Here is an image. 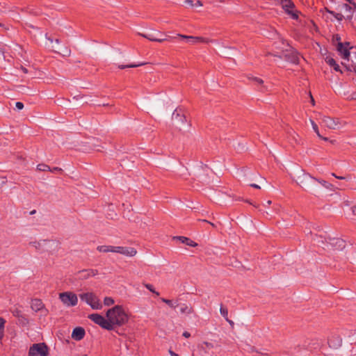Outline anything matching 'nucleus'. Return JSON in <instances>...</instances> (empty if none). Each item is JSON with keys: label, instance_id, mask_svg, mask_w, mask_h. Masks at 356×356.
Listing matches in <instances>:
<instances>
[{"label": "nucleus", "instance_id": "b1692460", "mask_svg": "<svg viewBox=\"0 0 356 356\" xmlns=\"http://www.w3.org/2000/svg\"><path fill=\"white\" fill-rule=\"evenodd\" d=\"M37 170L39 171H49L51 170V168L44 163H40L37 165Z\"/></svg>", "mask_w": 356, "mask_h": 356}, {"label": "nucleus", "instance_id": "7c9ffc66", "mask_svg": "<svg viewBox=\"0 0 356 356\" xmlns=\"http://www.w3.org/2000/svg\"><path fill=\"white\" fill-rule=\"evenodd\" d=\"M114 300L110 297H106L104 300V304L106 306H111L114 304Z\"/></svg>", "mask_w": 356, "mask_h": 356}, {"label": "nucleus", "instance_id": "c756f323", "mask_svg": "<svg viewBox=\"0 0 356 356\" xmlns=\"http://www.w3.org/2000/svg\"><path fill=\"white\" fill-rule=\"evenodd\" d=\"M161 300L167 304L169 307H172V308H175L177 305H175L172 301L171 300H169V299H166V298H161Z\"/></svg>", "mask_w": 356, "mask_h": 356}, {"label": "nucleus", "instance_id": "69168bd1", "mask_svg": "<svg viewBox=\"0 0 356 356\" xmlns=\"http://www.w3.org/2000/svg\"><path fill=\"white\" fill-rule=\"evenodd\" d=\"M262 87H263L264 90H266V91L269 90L267 86H263Z\"/></svg>", "mask_w": 356, "mask_h": 356}, {"label": "nucleus", "instance_id": "bb28decb", "mask_svg": "<svg viewBox=\"0 0 356 356\" xmlns=\"http://www.w3.org/2000/svg\"><path fill=\"white\" fill-rule=\"evenodd\" d=\"M5 323L6 321L3 318L0 317V339H1L3 337Z\"/></svg>", "mask_w": 356, "mask_h": 356}, {"label": "nucleus", "instance_id": "5701e85b", "mask_svg": "<svg viewBox=\"0 0 356 356\" xmlns=\"http://www.w3.org/2000/svg\"><path fill=\"white\" fill-rule=\"evenodd\" d=\"M19 323L22 326H26L29 321V319L24 315H22L18 318Z\"/></svg>", "mask_w": 356, "mask_h": 356}, {"label": "nucleus", "instance_id": "680f3d73", "mask_svg": "<svg viewBox=\"0 0 356 356\" xmlns=\"http://www.w3.org/2000/svg\"><path fill=\"white\" fill-rule=\"evenodd\" d=\"M273 55L274 56H277V57H278V58H284L283 54H282V55L273 54Z\"/></svg>", "mask_w": 356, "mask_h": 356}, {"label": "nucleus", "instance_id": "c85d7f7f", "mask_svg": "<svg viewBox=\"0 0 356 356\" xmlns=\"http://www.w3.org/2000/svg\"><path fill=\"white\" fill-rule=\"evenodd\" d=\"M144 286L146 289H147L149 291L155 294L156 296H159V293L158 291H156L154 288L152 284H144Z\"/></svg>", "mask_w": 356, "mask_h": 356}, {"label": "nucleus", "instance_id": "49530a36", "mask_svg": "<svg viewBox=\"0 0 356 356\" xmlns=\"http://www.w3.org/2000/svg\"><path fill=\"white\" fill-rule=\"evenodd\" d=\"M204 344L207 346L208 348H213V344L209 342H204Z\"/></svg>", "mask_w": 356, "mask_h": 356}, {"label": "nucleus", "instance_id": "37998d69", "mask_svg": "<svg viewBox=\"0 0 356 356\" xmlns=\"http://www.w3.org/2000/svg\"><path fill=\"white\" fill-rule=\"evenodd\" d=\"M50 171L53 172H62L63 170L61 168H58V167H55V168H51V170H50Z\"/></svg>", "mask_w": 356, "mask_h": 356}, {"label": "nucleus", "instance_id": "6e6d98bb", "mask_svg": "<svg viewBox=\"0 0 356 356\" xmlns=\"http://www.w3.org/2000/svg\"><path fill=\"white\" fill-rule=\"evenodd\" d=\"M169 353L171 356H179L177 353H174L172 350H170Z\"/></svg>", "mask_w": 356, "mask_h": 356}, {"label": "nucleus", "instance_id": "20e7f679", "mask_svg": "<svg viewBox=\"0 0 356 356\" xmlns=\"http://www.w3.org/2000/svg\"><path fill=\"white\" fill-rule=\"evenodd\" d=\"M59 298L63 303L68 307L75 306L78 302L76 295L72 292L60 293Z\"/></svg>", "mask_w": 356, "mask_h": 356}, {"label": "nucleus", "instance_id": "e433bc0d", "mask_svg": "<svg viewBox=\"0 0 356 356\" xmlns=\"http://www.w3.org/2000/svg\"><path fill=\"white\" fill-rule=\"evenodd\" d=\"M252 80H253L254 81H256L257 83H258L260 85H263L264 83V81L260 79V78H258V77H252L250 78Z\"/></svg>", "mask_w": 356, "mask_h": 356}, {"label": "nucleus", "instance_id": "f03ea898", "mask_svg": "<svg viewBox=\"0 0 356 356\" xmlns=\"http://www.w3.org/2000/svg\"><path fill=\"white\" fill-rule=\"evenodd\" d=\"M49 348L45 343H33L29 348V356H48Z\"/></svg>", "mask_w": 356, "mask_h": 356}, {"label": "nucleus", "instance_id": "4c0bfd02", "mask_svg": "<svg viewBox=\"0 0 356 356\" xmlns=\"http://www.w3.org/2000/svg\"><path fill=\"white\" fill-rule=\"evenodd\" d=\"M15 106L18 110H22L24 108V104L21 102H17L15 104Z\"/></svg>", "mask_w": 356, "mask_h": 356}, {"label": "nucleus", "instance_id": "603ef678", "mask_svg": "<svg viewBox=\"0 0 356 356\" xmlns=\"http://www.w3.org/2000/svg\"><path fill=\"white\" fill-rule=\"evenodd\" d=\"M352 19H353V13H351L350 15H349L346 17V19L348 20L349 22H351Z\"/></svg>", "mask_w": 356, "mask_h": 356}, {"label": "nucleus", "instance_id": "bf43d9fd", "mask_svg": "<svg viewBox=\"0 0 356 356\" xmlns=\"http://www.w3.org/2000/svg\"><path fill=\"white\" fill-rule=\"evenodd\" d=\"M352 211L354 215H356V206L352 208Z\"/></svg>", "mask_w": 356, "mask_h": 356}, {"label": "nucleus", "instance_id": "774afa93", "mask_svg": "<svg viewBox=\"0 0 356 356\" xmlns=\"http://www.w3.org/2000/svg\"><path fill=\"white\" fill-rule=\"evenodd\" d=\"M29 13H32V14H34V15H37V13H35L32 9H31V10H30Z\"/></svg>", "mask_w": 356, "mask_h": 356}, {"label": "nucleus", "instance_id": "9b49d317", "mask_svg": "<svg viewBox=\"0 0 356 356\" xmlns=\"http://www.w3.org/2000/svg\"><path fill=\"white\" fill-rule=\"evenodd\" d=\"M177 37L186 40L190 43H195L196 42H209V40L202 38V37H195V36H189L182 34H177Z\"/></svg>", "mask_w": 356, "mask_h": 356}, {"label": "nucleus", "instance_id": "3c124183", "mask_svg": "<svg viewBox=\"0 0 356 356\" xmlns=\"http://www.w3.org/2000/svg\"><path fill=\"white\" fill-rule=\"evenodd\" d=\"M185 3L190 6H194L192 0H186Z\"/></svg>", "mask_w": 356, "mask_h": 356}, {"label": "nucleus", "instance_id": "aec40b11", "mask_svg": "<svg viewBox=\"0 0 356 356\" xmlns=\"http://www.w3.org/2000/svg\"><path fill=\"white\" fill-rule=\"evenodd\" d=\"M325 10L333 15L338 21H342L345 18L341 13H335L334 11H332L326 7L325 8Z\"/></svg>", "mask_w": 356, "mask_h": 356}, {"label": "nucleus", "instance_id": "ea45409f", "mask_svg": "<svg viewBox=\"0 0 356 356\" xmlns=\"http://www.w3.org/2000/svg\"><path fill=\"white\" fill-rule=\"evenodd\" d=\"M13 314L15 316L17 317L18 318H19L20 316H22V314H21V312L18 309H15L13 311Z\"/></svg>", "mask_w": 356, "mask_h": 356}, {"label": "nucleus", "instance_id": "f257e3e1", "mask_svg": "<svg viewBox=\"0 0 356 356\" xmlns=\"http://www.w3.org/2000/svg\"><path fill=\"white\" fill-rule=\"evenodd\" d=\"M106 318L99 314H92L88 318L106 330H114L116 326H122L128 321V316L122 307L115 305L107 310Z\"/></svg>", "mask_w": 356, "mask_h": 356}, {"label": "nucleus", "instance_id": "1a4fd4ad", "mask_svg": "<svg viewBox=\"0 0 356 356\" xmlns=\"http://www.w3.org/2000/svg\"><path fill=\"white\" fill-rule=\"evenodd\" d=\"M327 239L328 243L337 250H342L346 246V241L341 238L329 237Z\"/></svg>", "mask_w": 356, "mask_h": 356}, {"label": "nucleus", "instance_id": "f704fd0d", "mask_svg": "<svg viewBox=\"0 0 356 356\" xmlns=\"http://www.w3.org/2000/svg\"><path fill=\"white\" fill-rule=\"evenodd\" d=\"M286 13L291 15L293 19H297L298 18V15L293 13L292 10H286Z\"/></svg>", "mask_w": 356, "mask_h": 356}, {"label": "nucleus", "instance_id": "5fc2aeb1", "mask_svg": "<svg viewBox=\"0 0 356 356\" xmlns=\"http://www.w3.org/2000/svg\"><path fill=\"white\" fill-rule=\"evenodd\" d=\"M4 53H5V52H4L3 49L1 47H0V54H2V55H3V58H4V60H5V59H6V56H5V55H4Z\"/></svg>", "mask_w": 356, "mask_h": 356}, {"label": "nucleus", "instance_id": "6e6552de", "mask_svg": "<svg viewBox=\"0 0 356 356\" xmlns=\"http://www.w3.org/2000/svg\"><path fill=\"white\" fill-rule=\"evenodd\" d=\"M301 171L303 173V179L300 181L301 183L304 182V179H305L310 178V179H312L318 181V183H320L325 188H326L327 189L332 190V188L334 187V186L332 184H330V183H328L327 181H325L323 179H317L316 177H314L311 176L309 174H306L303 170H302Z\"/></svg>", "mask_w": 356, "mask_h": 356}, {"label": "nucleus", "instance_id": "e2e57ef3", "mask_svg": "<svg viewBox=\"0 0 356 356\" xmlns=\"http://www.w3.org/2000/svg\"><path fill=\"white\" fill-rule=\"evenodd\" d=\"M337 179L342 180V179H345L346 177H341V176H338V177H337Z\"/></svg>", "mask_w": 356, "mask_h": 356}, {"label": "nucleus", "instance_id": "4468645a", "mask_svg": "<svg viewBox=\"0 0 356 356\" xmlns=\"http://www.w3.org/2000/svg\"><path fill=\"white\" fill-rule=\"evenodd\" d=\"M323 123H324V124L330 128V129H336V127L337 126L339 122H336L333 118H331L330 117H327V116H325L323 118Z\"/></svg>", "mask_w": 356, "mask_h": 356}, {"label": "nucleus", "instance_id": "393cba45", "mask_svg": "<svg viewBox=\"0 0 356 356\" xmlns=\"http://www.w3.org/2000/svg\"><path fill=\"white\" fill-rule=\"evenodd\" d=\"M145 64V63H139V64L120 65H119L118 67L120 69H121V70H124V69H126V68L136 67H138V66L143 65Z\"/></svg>", "mask_w": 356, "mask_h": 356}, {"label": "nucleus", "instance_id": "cd10ccee", "mask_svg": "<svg viewBox=\"0 0 356 356\" xmlns=\"http://www.w3.org/2000/svg\"><path fill=\"white\" fill-rule=\"evenodd\" d=\"M220 314L225 318L226 320L228 318V310L227 308H225L222 305H220Z\"/></svg>", "mask_w": 356, "mask_h": 356}, {"label": "nucleus", "instance_id": "4be33fe9", "mask_svg": "<svg viewBox=\"0 0 356 356\" xmlns=\"http://www.w3.org/2000/svg\"><path fill=\"white\" fill-rule=\"evenodd\" d=\"M341 65L346 68V71H354L356 73V63H354V65H347L345 63H341Z\"/></svg>", "mask_w": 356, "mask_h": 356}, {"label": "nucleus", "instance_id": "ddd939ff", "mask_svg": "<svg viewBox=\"0 0 356 356\" xmlns=\"http://www.w3.org/2000/svg\"><path fill=\"white\" fill-rule=\"evenodd\" d=\"M86 334L84 328L82 327H75L72 333V338L76 341H80L83 339Z\"/></svg>", "mask_w": 356, "mask_h": 356}, {"label": "nucleus", "instance_id": "2f4dec72", "mask_svg": "<svg viewBox=\"0 0 356 356\" xmlns=\"http://www.w3.org/2000/svg\"><path fill=\"white\" fill-rule=\"evenodd\" d=\"M337 341H338L337 344H333V345H332V341H330L328 342L330 347L337 348V347L341 346V343H342V339L340 337H338Z\"/></svg>", "mask_w": 356, "mask_h": 356}, {"label": "nucleus", "instance_id": "c03bdc74", "mask_svg": "<svg viewBox=\"0 0 356 356\" xmlns=\"http://www.w3.org/2000/svg\"><path fill=\"white\" fill-rule=\"evenodd\" d=\"M226 321L228 322V323L230 325L232 328H234V323L232 320L229 319V318H228L226 319Z\"/></svg>", "mask_w": 356, "mask_h": 356}, {"label": "nucleus", "instance_id": "7ed1b4c3", "mask_svg": "<svg viewBox=\"0 0 356 356\" xmlns=\"http://www.w3.org/2000/svg\"><path fill=\"white\" fill-rule=\"evenodd\" d=\"M81 300L85 301L93 309H101L102 305L92 293H83L79 295Z\"/></svg>", "mask_w": 356, "mask_h": 356}, {"label": "nucleus", "instance_id": "58836bf2", "mask_svg": "<svg viewBox=\"0 0 356 356\" xmlns=\"http://www.w3.org/2000/svg\"><path fill=\"white\" fill-rule=\"evenodd\" d=\"M333 40L337 42V43L341 42V37L338 34H336V35H333Z\"/></svg>", "mask_w": 356, "mask_h": 356}, {"label": "nucleus", "instance_id": "72a5a7b5", "mask_svg": "<svg viewBox=\"0 0 356 356\" xmlns=\"http://www.w3.org/2000/svg\"><path fill=\"white\" fill-rule=\"evenodd\" d=\"M312 127H313V129L314 130V131L316 133V134L318 135V137H321V135L319 133V131H318V126L317 124L312 121Z\"/></svg>", "mask_w": 356, "mask_h": 356}, {"label": "nucleus", "instance_id": "de8ad7c7", "mask_svg": "<svg viewBox=\"0 0 356 356\" xmlns=\"http://www.w3.org/2000/svg\"><path fill=\"white\" fill-rule=\"evenodd\" d=\"M342 44H343V47H347L349 50L352 48L350 47V42H342Z\"/></svg>", "mask_w": 356, "mask_h": 356}, {"label": "nucleus", "instance_id": "6ab92c4d", "mask_svg": "<svg viewBox=\"0 0 356 356\" xmlns=\"http://www.w3.org/2000/svg\"><path fill=\"white\" fill-rule=\"evenodd\" d=\"M140 35H141L142 37H143L150 41H154V42H162L167 40L165 38H156L153 37L151 35H147V34H145V33H140Z\"/></svg>", "mask_w": 356, "mask_h": 356}, {"label": "nucleus", "instance_id": "a211bd4d", "mask_svg": "<svg viewBox=\"0 0 356 356\" xmlns=\"http://www.w3.org/2000/svg\"><path fill=\"white\" fill-rule=\"evenodd\" d=\"M280 3L286 13V10H290L289 8H293L295 7V4L291 0H282Z\"/></svg>", "mask_w": 356, "mask_h": 356}, {"label": "nucleus", "instance_id": "09e8293b", "mask_svg": "<svg viewBox=\"0 0 356 356\" xmlns=\"http://www.w3.org/2000/svg\"><path fill=\"white\" fill-rule=\"evenodd\" d=\"M32 243H33V245H34L36 249H39L40 248V243H38V242H33Z\"/></svg>", "mask_w": 356, "mask_h": 356}, {"label": "nucleus", "instance_id": "052dcab7", "mask_svg": "<svg viewBox=\"0 0 356 356\" xmlns=\"http://www.w3.org/2000/svg\"><path fill=\"white\" fill-rule=\"evenodd\" d=\"M45 36H46V38H47L48 40H49V41H50V42H53V39H52L51 38L49 37V36L47 35V34H46V35H45Z\"/></svg>", "mask_w": 356, "mask_h": 356}, {"label": "nucleus", "instance_id": "dca6fc26", "mask_svg": "<svg viewBox=\"0 0 356 356\" xmlns=\"http://www.w3.org/2000/svg\"><path fill=\"white\" fill-rule=\"evenodd\" d=\"M325 61L326 63L332 67H333V69L336 71V72H341V74L343 72L341 70V67L337 63L336 60L333 58H331V57H329V56H327L325 58Z\"/></svg>", "mask_w": 356, "mask_h": 356}, {"label": "nucleus", "instance_id": "c9c22d12", "mask_svg": "<svg viewBox=\"0 0 356 356\" xmlns=\"http://www.w3.org/2000/svg\"><path fill=\"white\" fill-rule=\"evenodd\" d=\"M342 7L346 10V11H348V12H351L353 8L350 5L348 4V3H343L342 5Z\"/></svg>", "mask_w": 356, "mask_h": 356}, {"label": "nucleus", "instance_id": "0e129e2a", "mask_svg": "<svg viewBox=\"0 0 356 356\" xmlns=\"http://www.w3.org/2000/svg\"><path fill=\"white\" fill-rule=\"evenodd\" d=\"M320 138H322V139H323V140H325V141H327V140H329V139H328L327 138H326V137H323L322 136H321V137H320Z\"/></svg>", "mask_w": 356, "mask_h": 356}, {"label": "nucleus", "instance_id": "79ce46f5", "mask_svg": "<svg viewBox=\"0 0 356 356\" xmlns=\"http://www.w3.org/2000/svg\"><path fill=\"white\" fill-rule=\"evenodd\" d=\"M238 200H243V201H244V202H247V203H248V204H251V205H253L254 207H257L254 204H253V203H252V202H250L249 200H243V199H242V198H241V197H239Z\"/></svg>", "mask_w": 356, "mask_h": 356}, {"label": "nucleus", "instance_id": "412c9836", "mask_svg": "<svg viewBox=\"0 0 356 356\" xmlns=\"http://www.w3.org/2000/svg\"><path fill=\"white\" fill-rule=\"evenodd\" d=\"M97 250L99 252H113L114 246L100 245V246L97 247Z\"/></svg>", "mask_w": 356, "mask_h": 356}, {"label": "nucleus", "instance_id": "f8f14e48", "mask_svg": "<svg viewBox=\"0 0 356 356\" xmlns=\"http://www.w3.org/2000/svg\"><path fill=\"white\" fill-rule=\"evenodd\" d=\"M98 273L97 270H93V269H84L82 270H80L78 274V278L81 280H86L88 279L90 276H95Z\"/></svg>", "mask_w": 356, "mask_h": 356}, {"label": "nucleus", "instance_id": "338daca9", "mask_svg": "<svg viewBox=\"0 0 356 356\" xmlns=\"http://www.w3.org/2000/svg\"><path fill=\"white\" fill-rule=\"evenodd\" d=\"M22 70H23L24 72H25V73L27 72V70L25 67H22Z\"/></svg>", "mask_w": 356, "mask_h": 356}, {"label": "nucleus", "instance_id": "f3484780", "mask_svg": "<svg viewBox=\"0 0 356 356\" xmlns=\"http://www.w3.org/2000/svg\"><path fill=\"white\" fill-rule=\"evenodd\" d=\"M31 308L35 312L42 311L44 309V304L40 299H34L32 300Z\"/></svg>", "mask_w": 356, "mask_h": 356}, {"label": "nucleus", "instance_id": "4d7b16f0", "mask_svg": "<svg viewBox=\"0 0 356 356\" xmlns=\"http://www.w3.org/2000/svg\"><path fill=\"white\" fill-rule=\"evenodd\" d=\"M310 95V98H311V102L313 105H314L315 104V101H314V99L313 98L312 95H311V93L309 94Z\"/></svg>", "mask_w": 356, "mask_h": 356}, {"label": "nucleus", "instance_id": "13d9d810", "mask_svg": "<svg viewBox=\"0 0 356 356\" xmlns=\"http://www.w3.org/2000/svg\"><path fill=\"white\" fill-rule=\"evenodd\" d=\"M195 6H202V3L200 1H197V3L195 4Z\"/></svg>", "mask_w": 356, "mask_h": 356}, {"label": "nucleus", "instance_id": "a878e982", "mask_svg": "<svg viewBox=\"0 0 356 356\" xmlns=\"http://www.w3.org/2000/svg\"><path fill=\"white\" fill-rule=\"evenodd\" d=\"M180 312L183 314H191L193 312V309L186 305H183L180 308Z\"/></svg>", "mask_w": 356, "mask_h": 356}, {"label": "nucleus", "instance_id": "a18cd8bd", "mask_svg": "<svg viewBox=\"0 0 356 356\" xmlns=\"http://www.w3.org/2000/svg\"><path fill=\"white\" fill-rule=\"evenodd\" d=\"M70 54V50L65 49V51H64V54H63V56H68Z\"/></svg>", "mask_w": 356, "mask_h": 356}, {"label": "nucleus", "instance_id": "2eb2a0df", "mask_svg": "<svg viewBox=\"0 0 356 356\" xmlns=\"http://www.w3.org/2000/svg\"><path fill=\"white\" fill-rule=\"evenodd\" d=\"M173 240H178L182 243H185L187 245L191 246V247H196L197 244L191 240L189 238L185 237V236H174L172 238Z\"/></svg>", "mask_w": 356, "mask_h": 356}, {"label": "nucleus", "instance_id": "473e14b6", "mask_svg": "<svg viewBox=\"0 0 356 356\" xmlns=\"http://www.w3.org/2000/svg\"><path fill=\"white\" fill-rule=\"evenodd\" d=\"M317 344L316 343L314 342V340H311V341L309 343H308L307 345L306 346H304V348L305 349H309V348H317Z\"/></svg>", "mask_w": 356, "mask_h": 356}, {"label": "nucleus", "instance_id": "0eeeda50", "mask_svg": "<svg viewBox=\"0 0 356 356\" xmlns=\"http://www.w3.org/2000/svg\"><path fill=\"white\" fill-rule=\"evenodd\" d=\"M113 252H118L122 254L133 257L136 255L137 253V251L134 248H124V247H120V246H114V250Z\"/></svg>", "mask_w": 356, "mask_h": 356}, {"label": "nucleus", "instance_id": "423d86ee", "mask_svg": "<svg viewBox=\"0 0 356 356\" xmlns=\"http://www.w3.org/2000/svg\"><path fill=\"white\" fill-rule=\"evenodd\" d=\"M172 120H177V122L179 124H184L186 122V118L184 114V111L182 108L178 107L174 111L172 115Z\"/></svg>", "mask_w": 356, "mask_h": 356}, {"label": "nucleus", "instance_id": "a19ab883", "mask_svg": "<svg viewBox=\"0 0 356 356\" xmlns=\"http://www.w3.org/2000/svg\"><path fill=\"white\" fill-rule=\"evenodd\" d=\"M348 99L356 100V92L352 93L350 97H348Z\"/></svg>", "mask_w": 356, "mask_h": 356}, {"label": "nucleus", "instance_id": "8fccbe9b", "mask_svg": "<svg viewBox=\"0 0 356 356\" xmlns=\"http://www.w3.org/2000/svg\"><path fill=\"white\" fill-rule=\"evenodd\" d=\"M183 336H184V337H186V338H188V337H190L191 334H190L189 332H186H186H184L183 333Z\"/></svg>", "mask_w": 356, "mask_h": 356}, {"label": "nucleus", "instance_id": "39448f33", "mask_svg": "<svg viewBox=\"0 0 356 356\" xmlns=\"http://www.w3.org/2000/svg\"><path fill=\"white\" fill-rule=\"evenodd\" d=\"M283 56L286 60L291 63L298 64L299 63V55L294 48L283 50Z\"/></svg>", "mask_w": 356, "mask_h": 356}, {"label": "nucleus", "instance_id": "9d476101", "mask_svg": "<svg viewBox=\"0 0 356 356\" xmlns=\"http://www.w3.org/2000/svg\"><path fill=\"white\" fill-rule=\"evenodd\" d=\"M336 46L337 50L341 56V57L345 60H349L350 56L349 49L347 47H343L342 42L337 43Z\"/></svg>", "mask_w": 356, "mask_h": 356}, {"label": "nucleus", "instance_id": "864d4df0", "mask_svg": "<svg viewBox=\"0 0 356 356\" xmlns=\"http://www.w3.org/2000/svg\"><path fill=\"white\" fill-rule=\"evenodd\" d=\"M250 186L253 187L254 188H258V189L260 188V186L259 185L256 184H250Z\"/></svg>", "mask_w": 356, "mask_h": 356}]
</instances>
